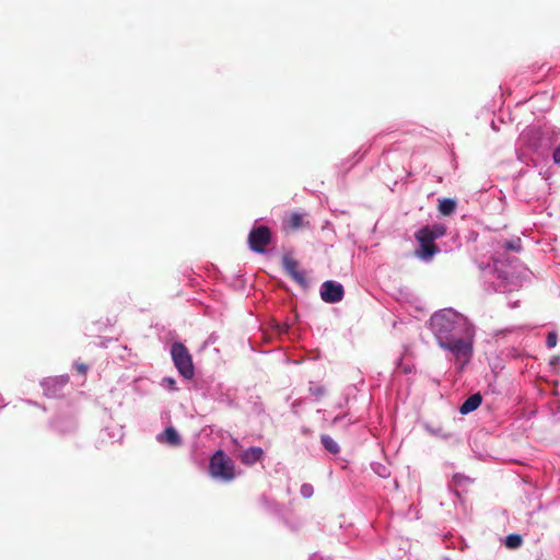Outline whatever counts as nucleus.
Wrapping results in <instances>:
<instances>
[{"label":"nucleus","mask_w":560,"mask_h":560,"mask_svg":"<svg viewBox=\"0 0 560 560\" xmlns=\"http://www.w3.org/2000/svg\"><path fill=\"white\" fill-rule=\"evenodd\" d=\"M430 325L441 346L444 340L447 341L458 335L466 326V318L453 310H443L432 315Z\"/></svg>","instance_id":"f257e3e1"},{"label":"nucleus","mask_w":560,"mask_h":560,"mask_svg":"<svg viewBox=\"0 0 560 560\" xmlns=\"http://www.w3.org/2000/svg\"><path fill=\"white\" fill-rule=\"evenodd\" d=\"M209 474L222 481H232L235 474V464L223 451H217L210 458Z\"/></svg>","instance_id":"f03ea898"},{"label":"nucleus","mask_w":560,"mask_h":560,"mask_svg":"<svg viewBox=\"0 0 560 560\" xmlns=\"http://www.w3.org/2000/svg\"><path fill=\"white\" fill-rule=\"evenodd\" d=\"M171 354L178 372L185 378H191L194 376V364L188 349L180 342H174Z\"/></svg>","instance_id":"7ed1b4c3"},{"label":"nucleus","mask_w":560,"mask_h":560,"mask_svg":"<svg viewBox=\"0 0 560 560\" xmlns=\"http://www.w3.org/2000/svg\"><path fill=\"white\" fill-rule=\"evenodd\" d=\"M416 240L419 243V247L416 249V256L424 261H430L435 254L440 252L439 247L429 234L428 228L420 229L415 234Z\"/></svg>","instance_id":"20e7f679"},{"label":"nucleus","mask_w":560,"mask_h":560,"mask_svg":"<svg viewBox=\"0 0 560 560\" xmlns=\"http://www.w3.org/2000/svg\"><path fill=\"white\" fill-rule=\"evenodd\" d=\"M270 241L271 232L266 225L254 228L248 234L249 248L255 253H265Z\"/></svg>","instance_id":"39448f33"},{"label":"nucleus","mask_w":560,"mask_h":560,"mask_svg":"<svg viewBox=\"0 0 560 560\" xmlns=\"http://www.w3.org/2000/svg\"><path fill=\"white\" fill-rule=\"evenodd\" d=\"M443 349L450 350L457 359H464L465 361L469 360L472 353V346L469 341L457 338H454L445 341L441 345Z\"/></svg>","instance_id":"423d86ee"},{"label":"nucleus","mask_w":560,"mask_h":560,"mask_svg":"<svg viewBox=\"0 0 560 560\" xmlns=\"http://www.w3.org/2000/svg\"><path fill=\"white\" fill-rule=\"evenodd\" d=\"M343 287L335 281L328 280L322 284L320 298L326 303H337L343 298Z\"/></svg>","instance_id":"0eeeda50"},{"label":"nucleus","mask_w":560,"mask_h":560,"mask_svg":"<svg viewBox=\"0 0 560 560\" xmlns=\"http://www.w3.org/2000/svg\"><path fill=\"white\" fill-rule=\"evenodd\" d=\"M282 266L287 275H289L301 287H307L305 273L299 270V262L291 256L284 255L282 258Z\"/></svg>","instance_id":"6e6552de"},{"label":"nucleus","mask_w":560,"mask_h":560,"mask_svg":"<svg viewBox=\"0 0 560 560\" xmlns=\"http://www.w3.org/2000/svg\"><path fill=\"white\" fill-rule=\"evenodd\" d=\"M304 217L305 215L300 212L289 213L282 221L283 230L285 232H295L308 226V221H306Z\"/></svg>","instance_id":"1a4fd4ad"},{"label":"nucleus","mask_w":560,"mask_h":560,"mask_svg":"<svg viewBox=\"0 0 560 560\" xmlns=\"http://www.w3.org/2000/svg\"><path fill=\"white\" fill-rule=\"evenodd\" d=\"M262 455L264 451L261 447L252 446L241 453L240 460L246 466H252L259 462L262 458Z\"/></svg>","instance_id":"9d476101"},{"label":"nucleus","mask_w":560,"mask_h":560,"mask_svg":"<svg viewBox=\"0 0 560 560\" xmlns=\"http://www.w3.org/2000/svg\"><path fill=\"white\" fill-rule=\"evenodd\" d=\"M158 441L172 446H179L182 444V439L173 427L166 428L163 433L158 435Z\"/></svg>","instance_id":"9b49d317"},{"label":"nucleus","mask_w":560,"mask_h":560,"mask_svg":"<svg viewBox=\"0 0 560 560\" xmlns=\"http://www.w3.org/2000/svg\"><path fill=\"white\" fill-rule=\"evenodd\" d=\"M481 401H482V397H481L480 393H475V394L470 395L462 404V406L459 407V412L462 415H467L469 412H472L481 405Z\"/></svg>","instance_id":"f8f14e48"},{"label":"nucleus","mask_w":560,"mask_h":560,"mask_svg":"<svg viewBox=\"0 0 560 560\" xmlns=\"http://www.w3.org/2000/svg\"><path fill=\"white\" fill-rule=\"evenodd\" d=\"M472 480L469 477H466L460 474H455L452 479V483L454 487L455 494L459 498L460 497V489L463 491H466V488L471 485Z\"/></svg>","instance_id":"ddd939ff"},{"label":"nucleus","mask_w":560,"mask_h":560,"mask_svg":"<svg viewBox=\"0 0 560 560\" xmlns=\"http://www.w3.org/2000/svg\"><path fill=\"white\" fill-rule=\"evenodd\" d=\"M456 209L455 200L451 198H445L439 203V211L443 215H451Z\"/></svg>","instance_id":"4468645a"},{"label":"nucleus","mask_w":560,"mask_h":560,"mask_svg":"<svg viewBox=\"0 0 560 560\" xmlns=\"http://www.w3.org/2000/svg\"><path fill=\"white\" fill-rule=\"evenodd\" d=\"M322 443L324 447L331 454H338L340 448L338 443L329 435H322Z\"/></svg>","instance_id":"2eb2a0df"},{"label":"nucleus","mask_w":560,"mask_h":560,"mask_svg":"<svg viewBox=\"0 0 560 560\" xmlns=\"http://www.w3.org/2000/svg\"><path fill=\"white\" fill-rule=\"evenodd\" d=\"M429 230V234H431L432 240L443 236L446 233V228L443 224H434L432 226H427Z\"/></svg>","instance_id":"dca6fc26"},{"label":"nucleus","mask_w":560,"mask_h":560,"mask_svg":"<svg viewBox=\"0 0 560 560\" xmlns=\"http://www.w3.org/2000/svg\"><path fill=\"white\" fill-rule=\"evenodd\" d=\"M522 537L517 534H511L505 539V546L510 549L518 548L522 545Z\"/></svg>","instance_id":"f3484780"},{"label":"nucleus","mask_w":560,"mask_h":560,"mask_svg":"<svg viewBox=\"0 0 560 560\" xmlns=\"http://www.w3.org/2000/svg\"><path fill=\"white\" fill-rule=\"evenodd\" d=\"M557 341H558V336L555 331H550L548 335H547V338H546V345L548 348H553L556 347L557 345Z\"/></svg>","instance_id":"a211bd4d"},{"label":"nucleus","mask_w":560,"mask_h":560,"mask_svg":"<svg viewBox=\"0 0 560 560\" xmlns=\"http://www.w3.org/2000/svg\"><path fill=\"white\" fill-rule=\"evenodd\" d=\"M504 248L506 249H510V250H515V252H518L521 249V245L518 242H505L504 243Z\"/></svg>","instance_id":"6ab92c4d"},{"label":"nucleus","mask_w":560,"mask_h":560,"mask_svg":"<svg viewBox=\"0 0 560 560\" xmlns=\"http://www.w3.org/2000/svg\"><path fill=\"white\" fill-rule=\"evenodd\" d=\"M75 370L82 374V375H85L88 370H89V366L84 363H77L75 364Z\"/></svg>","instance_id":"aec40b11"},{"label":"nucleus","mask_w":560,"mask_h":560,"mask_svg":"<svg viewBox=\"0 0 560 560\" xmlns=\"http://www.w3.org/2000/svg\"><path fill=\"white\" fill-rule=\"evenodd\" d=\"M553 161L556 164H560V144L553 151Z\"/></svg>","instance_id":"412c9836"},{"label":"nucleus","mask_w":560,"mask_h":560,"mask_svg":"<svg viewBox=\"0 0 560 560\" xmlns=\"http://www.w3.org/2000/svg\"><path fill=\"white\" fill-rule=\"evenodd\" d=\"M307 488H308V486H306V485L302 487V492H303L304 494H305V490H306Z\"/></svg>","instance_id":"4be33fe9"}]
</instances>
